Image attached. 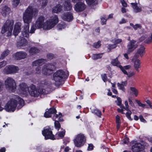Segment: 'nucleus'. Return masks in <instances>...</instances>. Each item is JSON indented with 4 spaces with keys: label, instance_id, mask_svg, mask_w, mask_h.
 Wrapping results in <instances>:
<instances>
[{
    "label": "nucleus",
    "instance_id": "obj_1",
    "mask_svg": "<svg viewBox=\"0 0 152 152\" xmlns=\"http://www.w3.org/2000/svg\"><path fill=\"white\" fill-rule=\"evenodd\" d=\"M38 12L37 9L35 8L31 4L26 9L23 14V20L24 23L27 24L23 26L22 31L23 37H28L29 33L33 34L36 29L43 28L44 30H50L53 28L58 22V19L56 15L52 16L50 19L46 20L45 17L40 16L37 18L35 23L32 26L30 31L29 32V23L32 19L34 15L36 14Z\"/></svg>",
    "mask_w": 152,
    "mask_h": 152
},
{
    "label": "nucleus",
    "instance_id": "obj_2",
    "mask_svg": "<svg viewBox=\"0 0 152 152\" xmlns=\"http://www.w3.org/2000/svg\"><path fill=\"white\" fill-rule=\"evenodd\" d=\"M40 92H37L35 86L31 85L29 87L27 85L24 83H20L18 86V89L16 90L15 92L22 96H26L28 94L31 96L37 97L39 94H45L46 93L45 89H42V91L39 90Z\"/></svg>",
    "mask_w": 152,
    "mask_h": 152
},
{
    "label": "nucleus",
    "instance_id": "obj_3",
    "mask_svg": "<svg viewBox=\"0 0 152 152\" xmlns=\"http://www.w3.org/2000/svg\"><path fill=\"white\" fill-rule=\"evenodd\" d=\"M24 105V100L18 96H16L7 102L4 107V109L7 112H13L16 107L18 109H19Z\"/></svg>",
    "mask_w": 152,
    "mask_h": 152
},
{
    "label": "nucleus",
    "instance_id": "obj_4",
    "mask_svg": "<svg viewBox=\"0 0 152 152\" xmlns=\"http://www.w3.org/2000/svg\"><path fill=\"white\" fill-rule=\"evenodd\" d=\"M14 21L12 20H7L2 27L1 33L7 36H10L13 29Z\"/></svg>",
    "mask_w": 152,
    "mask_h": 152
},
{
    "label": "nucleus",
    "instance_id": "obj_5",
    "mask_svg": "<svg viewBox=\"0 0 152 152\" xmlns=\"http://www.w3.org/2000/svg\"><path fill=\"white\" fill-rule=\"evenodd\" d=\"M65 75V73L64 71L62 70H59L54 73L52 79L55 81L56 85H60Z\"/></svg>",
    "mask_w": 152,
    "mask_h": 152
},
{
    "label": "nucleus",
    "instance_id": "obj_6",
    "mask_svg": "<svg viewBox=\"0 0 152 152\" xmlns=\"http://www.w3.org/2000/svg\"><path fill=\"white\" fill-rule=\"evenodd\" d=\"M4 85L6 88L10 91L15 92L16 89V84L15 80L12 78L8 77L5 80Z\"/></svg>",
    "mask_w": 152,
    "mask_h": 152
},
{
    "label": "nucleus",
    "instance_id": "obj_7",
    "mask_svg": "<svg viewBox=\"0 0 152 152\" xmlns=\"http://www.w3.org/2000/svg\"><path fill=\"white\" fill-rule=\"evenodd\" d=\"M56 64V63L54 62L44 65L42 69V73L47 75H50L52 72L55 69Z\"/></svg>",
    "mask_w": 152,
    "mask_h": 152
},
{
    "label": "nucleus",
    "instance_id": "obj_8",
    "mask_svg": "<svg viewBox=\"0 0 152 152\" xmlns=\"http://www.w3.org/2000/svg\"><path fill=\"white\" fill-rule=\"evenodd\" d=\"M75 145L77 147H80L83 146L86 142V139L83 134H80L76 135L74 140Z\"/></svg>",
    "mask_w": 152,
    "mask_h": 152
},
{
    "label": "nucleus",
    "instance_id": "obj_9",
    "mask_svg": "<svg viewBox=\"0 0 152 152\" xmlns=\"http://www.w3.org/2000/svg\"><path fill=\"white\" fill-rule=\"evenodd\" d=\"M42 133L45 140L50 139L53 140L56 139L52 131L49 127H45L42 131Z\"/></svg>",
    "mask_w": 152,
    "mask_h": 152
},
{
    "label": "nucleus",
    "instance_id": "obj_10",
    "mask_svg": "<svg viewBox=\"0 0 152 152\" xmlns=\"http://www.w3.org/2000/svg\"><path fill=\"white\" fill-rule=\"evenodd\" d=\"M19 70L17 66L13 65L7 66L3 70L4 72L7 74H10L16 73Z\"/></svg>",
    "mask_w": 152,
    "mask_h": 152
},
{
    "label": "nucleus",
    "instance_id": "obj_11",
    "mask_svg": "<svg viewBox=\"0 0 152 152\" xmlns=\"http://www.w3.org/2000/svg\"><path fill=\"white\" fill-rule=\"evenodd\" d=\"M145 48L143 45H140L137 49L136 52L133 56L136 58H138L140 56L142 57L145 53Z\"/></svg>",
    "mask_w": 152,
    "mask_h": 152
},
{
    "label": "nucleus",
    "instance_id": "obj_12",
    "mask_svg": "<svg viewBox=\"0 0 152 152\" xmlns=\"http://www.w3.org/2000/svg\"><path fill=\"white\" fill-rule=\"evenodd\" d=\"M86 7V6L84 2H79L75 4L74 9L76 12H80L84 10Z\"/></svg>",
    "mask_w": 152,
    "mask_h": 152
},
{
    "label": "nucleus",
    "instance_id": "obj_13",
    "mask_svg": "<svg viewBox=\"0 0 152 152\" xmlns=\"http://www.w3.org/2000/svg\"><path fill=\"white\" fill-rule=\"evenodd\" d=\"M138 45L136 41L134 40L130 41L127 46L128 52L129 53L133 51L137 47Z\"/></svg>",
    "mask_w": 152,
    "mask_h": 152
},
{
    "label": "nucleus",
    "instance_id": "obj_14",
    "mask_svg": "<svg viewBox=\"0 0 152 152\" xmlns=\"http://www.w3.org/2000/svg\"><path fill=\"white\" fill-rule=\"evenodd\" d=\"M136 57H133L132 61L134 63V67L135 70L137 72L140 71L139 69L141 67V62L140 60Z\"/></svg>",
    "mask_w": 152,
    "mask_h": 152
},
{
    "label": "nucleus",
    "instance_id": "obj_15",
    "mask_svg": "<svg viewBox=\"0 0 152 152\" xmlns=\"http://www.w3.org/2000/svg\"><path fill=\"white\" fill-rule=\"evenodd\" d=\"M61 18L64 20L69 22L73 20V16L71 12H66L62 15Z\"/></svg>",
    "mask_w": 152,
    "mask_h": 152
},
{
    "label": "nucleus",
    "instance_id": "obj_16",
    "mask_svg": "<svg viewBox=\"0 0 152 152\" xmlns=\"http://www.w3.org/2000/svg\"><path fill=\"white\" fill-rule=\"evenodd\" d=\"M27 56L26 53L23 51L17 52L13 55V57L16 59L20 60L25 58Z\"/></svg>",
    "mask_w": 152,
    "mask_h": 152
},
{
    "label": "nucleus",
    "instance_id": "obj_17",
    "mask_svg": "<svg viewBox=\"0 0 152 152\" xmlns=\"http://www.w3.org/2000/svg\"><path fill=\"white\" fill-rule=\"evenodd\" d=\"M143 149V146L140 143H137L132 145V149L134 152H138Z\"/></svg>",
    "mask_w": 152,
    "mask_h": 152
},
{
    "label": "nucleus",
    "instance_id": "obj_18",
    "mask_svg": "<svg viewBox=\"0 0 152 152\" xmlns=\"http://www.w3.org/2000/svg\"><path fill=\"white\" fill-rule=\"evenodd\" d=\"M21 27V24L20 23L18 22L15 24L13 34L15 36H17L20 31Z\"/></svg>",
    "mask_w": 152,
    "mask_h": 152
},
{
    "label": "nucleus",
    "instance_id": "obj_19",
    "mask_svg": "<svg viewBox=\"0 0 152 152\" xmlns=\"http://www.w3.org/2000/svg\"><path fill=\"white\" fill-rule=\"evenodd\" d=\"M11 11V9L9 7L5 6L1 8L0 12L3 16L5 17L10 13Z\"/></svg>",
    "mask_w": 152,
    "mask_h": 152
},
{
    "label": "nucleus",
    "instance_id": "obj_20",
    "mask_svg": "<svg viewBox=\"0 0 152 152\" xmlns=\"http://www.w3.org/2000/svg\"><path fill=\"white\" fill-rule=\"evenodd\" d=\"M56 112V110L54 108H50L47 109L44 114V117L46 118L50 117L52 115L55 114Z\"/></svg>",
    "mask_w": 152,
    "mask_h": 152
},
{
    "label": "nucleus",
    "instance_id": "obj_21",
    "mask_svg": "<svg viewBox=\"0 0 152 152\" xmlns=\"http://www.w3.org/2000/svg\"><path fill=\"white\" fill-rule=\"evenodd\" d=\"M27 42L26 40L23 37H21L18 40L17 45L18 47L24 46L27 45Z\"/></svg>",
    "mask_w": 152,
    "mask_h": 152
},
{
    "label": "nucleus",
    "instance_id": "obj_22",
    "mask_svg": "<svg viewBox=\"0 0 152 152\" xmlns=\"http://www.w3.org/2000/svg\"><path fill=\"white\" fill-rule=\"evenodd\" d=\"M87 4L92 8H94L97 5V1L96 0H85Z\"/></svg>",
    "mask_w": 152,
    "mask_h": 152
},
{
    "label": "nucleus",
    "instance_id": "obj_23",
    "mask_svg": "<svg viewBox=\"0 0 152 152\" xmlns=\"http://www.w3.org/2000/svg\"><path fill=\"white\" fill-rule=\"evenodd\" d=\"M65 131L64 129H61V131L57 133L55 137L56 139H59L63 138L65 134Z\"/></svg>",
    "mask_w": 152,
    "mask_h": 152
},
{
    "label": "nucleus",
    "instance_id": "obj_24",
    "mask_svg": "<svg viewBox=\"0 0 152 152\" xmlns=\"http://www.w3.org/2000/svg\"><path fill=\"white\" fill-rule=\"evenodd\" d=\"M134 9V11L135 12H140L142 10L141 7L138 6L137 3L136 2L131 3Z\"/></svg>",
    "mask_w": 152,
    "mask_h": 152
},
{
    "label": "nucleus",
    "instance_id": "obj_25",
    "mask_svg": "<svg viewBox=\"0 0 152 152\" xmlns=\"http://www.w3.org/2000/svg\"><path fill=\"white\" fill-rule=\"evenodd\" d=\"M46 61V60L45 59H38L33 62V66H41L45 63Z\"/></svg>",
    "mask_w": 152,
    "mask_h": 152
},
{
    "label": "nucleus",
    "instance_id": "obj_26",
    "mask_svg": "<svg viewBox=\"0 0 152 152\" xmlns=\"http://www.w3.org/2000/svg\"><path fill=\"white\" fill-rule=\"evenodd\" d=\"M64 5L66 10H70L72 8V6L70 0H66L64 3Z\"/></svg>",
    "mask_w": 152,
    "mask_h": 152
},
{
    "label": "nucleus",
    "instance_id": "obj_27",
    "mask_svg": "<svg viewBox=\"0 0 152 152\" xmlns=\"http://www.w3.org/2000/svg\"><path fill=\"white\" fill-rule=\"evenodd\" d=\"M127 84V81H125L124 82H121L120 83H117V85L119 89L123 91L124 92L125 91V89L124 88V86H126Z\"/></svg>",
    "mask_w": 152,
    "mask_h": 152
},
{
    "label": "nucleus",
    "instance_id": "obj_28",
    "mask_svg": "<svg viewBox=\"0 0 152 152\" xmlns=\"http://www.w3.org/2000/svg\"><path fill=\"white\" fill-rule=\"evenodd\" d=\"M111 64L114 66H117L119 68H122V66L121 65V63L118 60V57L116 58L113 59L111 62Z\"/></svg>",
    "mask_w": 152,
    "mask_h": 152
},
{
    "label": "nucleus",
    "instance_id": "obj_29",
    "mask_svg": "<svg viewBox=\"0 0 152 152\" xmlns=\"http://www.w3.org/2000/svg\"><path fill=\"white\" fill-rule=\"evenodd\" d=\"M62 7L60 4H58L53 8L52 12L53 13H58L62 10Z\"/></svg>",
    "mask_w": 152,
    "mask_h": 152
},
{
    "label": "nucleus",
    "instance_id": "obj_30",
    "mask_svg": "<svg viewBox=\"0 0 152 152\" xmlns=\"http://www.w3.org/2000/svg\"><path fill=\"white\" fill-rule=\"evenodd\" d=\"M130 91L132 93L137 97L138 94V91L135 87H130L129 88Z\"/></svg>",
    "mask_w": 152,
    "mask_h": 152
},
{
    "label": "nucleus",
    "instance_id": "obj_31",
    "mask_svg": "<svg viewBox=\"0 0 152 152\" xmlns=\"http://www.w3.org/2000/svg\"><path fill=\"white\" fill-rule=\"evenodd\" d=\"M39 50L36 48H32L29 50V52L30 55H32L39 53Z\"/></svg>",
    "mask_w": 152,
    "mask_h": 152
},
{
    "label": "nucleus",
    "instance_id": "obj_32",
    "mask_svg": "<svg viewBox=\"0 0 152 152\" xmlns=\"http://www.w3.org/2000/svg\"><path fill=\"white\" fill-rule=\"evenodd\" d=\"M62 114L61 113H59L58 115L56 114L55 116H54L53 119V120L56 121V120L58 121H62V119L61 118Z\"/></svg>",
    "mask_w": 152,
    "mask_h": 152
},
{
    "label": "nucleus",
    "instance_id": "obj_33",
    "mask_svg": "<svg viewBox=\"0 0 152 152\" xmlns=\"http://www.w3.org/2000/svg\"><path fill=\"white\" fill-rule=\"evenodd\" d=\"M116 122L117 124V130L119 129L120 127L121 121L120 119V117L118 115H117L115 117Z\"/></svg>",
    "mask_w": 152,
    "mask_h": 152
},
{
    "label": "nucleus",
    "instance_id": "obj_34",
    "mask_svg": "<svg viewBox=\"0 0 152 152\" xmlns=\"http://www.w3.org/2000/svg\"><path fill=\"white\" fill-rule=\"evenodd\" d=\"M113 43H115L116 45L118 44H121L122 42L123 41L121 39L119 38H114L112 40Z\"/></svg>",
    "mask_w": 152,
    "mask_h": 152
},
{
    "label": "nucleus",
    "instance_id": "obj_35",
    "mask_svg": "<svg viewBox=\"0 0 152 152\" xmlns=\"http://www.w3.org/2000/svg\"><path fill=\"white\" fill-rule=\"evenodd\" d=\"M124 74L127 75L128 77H131L134 76L135 74L134 71H130L127 72V71H124Z\"/></svg>",
    "mask_w": 152,
    "mask_h": 152
},
{
    "label": "nucleus",
    "instance_id": "obj_36",
    "mask_svg": "<svg viewBox=\"0 0 152 152\" xmlns=\"http://www.w3.org/2000/svg\"><path fill=\"white\" fill-rule=\"evenodd\" d=\"M102 54H94L93 55L92 57V58L94 60H97L102 58Z\"/></svg>",
    "mask_w": 152,
    "mask_h": 152
},
{
    "label": "nucleus",
    "instance_id": "obj_37",
    "mask_svg": "<svg viewBox=\"0 0 152 152\" xmlns=\"http://www.w3.org/2000/svg\"><path fill=\"white\" fill-rule=\"evenodd\" d=\"M117 101H116L115 102L117 105L119 106L121 108H124V106L122 104V100L121 98L119 97H117Z\"/></svg>",
    "mask_w": 152,
    "mask_h": 152
},
{
    "label": "nucleus",
    "instance_id": "obj_38",
    "mask_svg": "<svg viewBox=\"0 0 152 152\" xmlns=\"http://www.w3.org/2000/svg\"><path fill=\"white\" fill-rule=\"evenodd\" d=\"M10 51L8 50L4 51L1 54L0 59H3L6 56L8 55Z\"/></svg>",
    "mask_w": 152,
    "mask_h": 152
},
{
    "label": "nucleus",
    "instance_id": "obj_39",
    "mask_svg": "<svg viewBox=\"0 0 152 152\" xmlns=\"http://www.w3.org/2000/svg\"><path fill=\"white\" fill-rule=\"evenodd\" d=\"M66 27V26L64 23H61L59 24L57 26V28L58 30H61L65 28Z\"/></svg>",
    "mask_w": 152,
    "mask_h": 152
},
{
    "label": "nucleus",
    "instance_id": "obj_40",
    "mask_svg": "<svg viewBox=\"0 0 152 152\" xmlns=\"http://www.w3.org/2000/svg\"><path fill=\"white\" fill-rule=\"evenodd\" d=\"M20 0H12V5L13 7H16L18 6L20 3Z\"/></svg>",
    "mask_w": 152,
    "mask_h": 152
},
{
    "label": "nucleus",
    "instance_id": "obj_41",
    "mask_svg": "<svg viewBox=\"0 0 152 152\" xmlns=\"http://www.w3.org/2000/svg\"><path fill=\"white\" fill-rule=\"evenodd\" d=\"M152 42V33L150 37H148L146 35V38L145 40V43L146 44H150Z\"/></svg>",
    "mask_w": 152,
    "mask_h": 152
},
{
    "label": "nucleus",
    "instance_id": "obj_42",
    "mask_svg": "<svg viewBox=\"0 0 152 152\" xmlns=\"http://www.w3.org/2000/svg\"><path fill=\"white\" fill-rule=\"evenodd\" d=\"M131 67L130 65H127L123 66H122V68L120 67V68L122 72L124 73V71H126V70H128Z\"/></svg>",
    "mask_w": 152,
    "mask_h": 152
},
{
    "label": "nucleus",
    "instance_id": "obj_43",
    "mask_svg": "<svg viewBox=\"0 0 152 152\" xmlns=\"http://www.w3.org/2000/svg\"><path fill=\"white\" fill-rule=\"evenodd\" d=\"M92 112L99 117H100L101 115V112L97 109L92 110Z\"/></svg>",
    "mask_w": 152,
    "mask_h": 152
},
{
    "label": "nucleus",
    "instance_id": "obj_44",
    "mask_svg": "<svg viewBox=\"0 0 152 152\" xmlns=\"http://www.w3.org/2000/svg\"><path fill=\"white\" fill-rule=\"evenodd\" d=\"M130 25L134 28V30H136L138 28H141V26L140 24H136L135 25H134L133 24L131 23Z\"/></svg>",
    "mask_w": 152,
    "mask_h": 152
},
{
    "label": "nucleus",
    "instance_id": "obj_45",
    "mask_svg": "<svg viewBox=\"0 0 152 152\" xmlns=\"http://www.w3.org/2000/svg\"><path fill=\"white\" fill-rule=\"evenodd\" d=\"M54 125L56 129L58 130H59L61 127V125L58 121L57 120L55 121Z\"/></svg>",
    "mask_w": 152,
    "mask_h": 152
},
{
    "label": "nucleus",
    "instance_id": "obj_46",
    "mask_svg": "<svg viewBox=\"0 0 152 152\" xmlns=\"http://www.w3.org/2000/svg\"><path fill=\"white\" fill-rule=\"evenodd\" d=\"M127 111H128L126 113V115L129 120H131L132 119L130 116V115L132 114V112L129 110H129Z\"/></svg>",
    "mask_w": 152,
    "mask_h": 152
},
{
    "label": "nucleus",
    "instance_id": "obj_47",
    "mask_svg": "<svg viewBox=\"0 0 152 152\" xmlns=\"http://www.w3.org/2000/svg\"><path fill=\"white\" fill-rule=\"evenodd\" d=\"M128 101H129V104L132 107H135L134 104L132 101V99L131 97H128Z\"/></svg>",
    "mask_w": 152,
    "mask_h": 152
},
{
    "label": "nucleus",
    "instance_id": "obj_48",
    "mask_svg": "<svg viewBox=\"0 0 152 152\" xmlns=\"http://www.w3.org/2000/svg\"><path fill=\"white\" fill-rule=\"evenodd\" d=\"M117 46V45L115 44V43L113 44H110L108 45V48L109 49L111 50L115 48Z\"/></svg>",
    "mask_w": 152,
    "mask_h": 152
},
{
    "label": "nucleus",
    "instance_id": "obj_49",
    "mask_svg": "<svg viewBox=\"0 0 152 152\" xmlns=\"http://www.w3.org/2000/svg\"><path fill=\"white\" fill-rule=\"evenodd\" d=\"M136 102H137L138 105L142 107H145L146 106V104H145L142 103L140 101L136 100Z\"/></svg>",
    "mask_w": 152,
    "mask_h": 152
},
{
    "label": "nucleus",
    "instance_id": "obj_50",
    "mask_svg": "<svg viewBox=\"0 0 152 152\" xmlns=\"http://www.w3.org/2000/svg\"><path fill=\"white\" fill-rule=\"evenodd\" d=\"M101 45V42L98 41L97 42L95 43L94 44V47L96 48H98Z\"/></svg>",
    "mask_w": 152,
    "mask_h": 152
},
{
    "label": "nucleus",
    "instance_id": "obj_51",
    "mask_svg": "<svg viewBox=\"0 0 152 152\" xmlns=\"http://www.w3.org/2000/svg\"><path fill=\"white\" fill-rule=\"evenodd\" d=\"M101 76L102 79L104 82H105L107 81V77L106 74H103L101 75Z\"/></svg>",
    "mask_w": 152,
    "mask_h": 152
},
{
    "label": "nucleus",
    "instance_id": "obj_52",
    "mask_svg": "<svg viewBox=\"0 0 152 152\" xmlns=\"http://www.w3.org/2000/svg\"><path fill=\"white\" fill-rule=\"evenodd\" d=\"M146 38V35H144L140 37L139 38V40L140 42H142L144 41V43H145V40Z\"/></svg>",
    "mask_w": 152,
    "mask_h": 152
},
{
    "label": "nucleus",
    "instance_id": "obj_53",
    "mask_svg": "<svg viewBox=\"0 0 152 152\" xmlns=\"http://www.w3.org/2000/svg\"><path fill=\"white\" fill-rule=\"evenodd\" d=\"M125 107L124 106L123 108L125 109L126 110H128L129 108V106L128 104V102L127 100L125 102Z\"/></svg>",
    "mask_w": 152,
    "mask_h": 152
},
{
    "label": "nucleus",
    "instance_id": "obj_54",
    "mask_svg": "<svg viewBox=\"0 0 152 152\" xmlns=\"http://www.w3.org/2000/svg\"><path fill=\"white\" fill-rule=\"evenodd\" d=\"M7 64V62L5 61H3L0 62V67L1 68L2 67L5 66Z\"/></svg>",
    "mask_w": 152,
    "mask_h": 152
},
{
    "label": "nucleus",
    "instance_id": "obj_55",
    "mask_svg": "<svg viewBox=\"0 0 152 152\" xmlns=\"http://www.w3.org/2000/svg\"><path fill=\"white\" fill-rule=\"evenodd\" d=\"M129 139L127 137H126L122 141V143L123 144H128L129 142Z\"/></svg>",
    "mask_w": 152,
    "mask_h": 152
},
{
    "label": "nucleus",
    "instance_id": "obj_56",
    "mask_svg": "<svg viewBox=\"0 0 152 152\" xmlns=\"http://www.w3.org/2000/svg\"><path fill=\"white\" fill-rule=\"evenodd\" d=\"M107 19H106L102 17L101 18V20L102 24L103 25L106 24Z\"/></svg>",
    "mask_w": 152,
    "mask_h": 152
},
{
    "label": "nucleus",
    "instance_id": "obj_57",
    "mask_svg": "<svg viewBox=\"0 0 152 152\" xmlns=\"http://www.w3.org/2000/svg\"><path fill=\"white\" fill-rule=\"evenodd\" d=\"M48 1L47 0H43L42 4V8H44L47 5Z\"/></svg>",
    "mask_w": 152,
    "mask_h": 152
},
{
    "label": "nucleus",
    "instance_id": "obj_58",
    "mask_svg": "<svg viewBox=\"0 0 152 152\" xmlns=\"http://www.w3.org/2000/svg\"><path fill=\"white\" fill-rule=\"evenodd\" d=\"M47 58L50 59H51L53 58V54L50 53V54H48L47 55Z\"/></svg>",
    "mask_w": 152,
    "mask_h": 152
},
{
    "label": "nucleus",
    "instance_id": "obj_59",
    "mask_svg": "<svg viewBox=\"0 0 152 152\" xmlns=\"http://www.w3.org/2000/svg\"><path fill=\"white\" fill-rule=\"evenodd\" d=\"M94 146L92 144H89L88 147V151H91L93 149Z\"/></svg>",
    "mask_w": 152,
    "mask_h": 152
},
{
    "label": "nucleus",
    "instance_id": "obj_60",
    "mask_svg": "<svg viewBox=\"0 0 152 152\" xmlns=\"http://www.w3.org/2000/svg\"><path fill=\"white\" fill-rule=\"evenodd\" d=\"M140 119L141 121L144 123H146V121L144 118L142 116H140Z\"/></svg>",
    "mask_w": 152,
    "mask_h": 152
},
{
    "label": "nucleus",
    "instance_id": "obj_61",
    "mask_svg": "<svg viewBox=\"0 0 152 152\" xmlns=\"http://www.w3.org/2000/svg\"><path fill=\"white\" fill-rule=\"evenodd\" d=\"M40 67L39 66H38L36 69V73L37 74H39L40 72Z\"/></svg>",
    "mask_w": 152,
    "mask_h": 152
},
{
    "label": "nucleus",
    "instance_id": "obj_62",
    "mask_svg": "<svg viewBox=\"0 0 152 152\" xmlns=\"http://www.w3.org/2000/svg\"><path fill=\"white\" fill-rule=\"evenodd\" d=\"M121 3L122 5L124 7H126L127 6V4L124 1V0L122 1L121 0Z\"/></svg>",
    "mask_w": 152,
    "mask_h": 152
},
{
    "label": "nucleus",
    "instance_id": "obj_63",
    "mask_svg": "<svg viewBox=\"0 0 152 152\" xmlns=\"http://www.w3.org/2000/svg\"><path fill=\"white\" fill-rule=\"evenodd\" d=\"M146 102L148 104L150 108H151L152 106L151 104V102L149 100H147L146 101Z\"/></svg>",
    "mask_w": 152,
    "mask_h": 152
},
{
    "label": "nucleus",
    "instance_id": "obj_64",
    "mask_svg": "<svg viewBox=\"0 0 152 152\" xmlns=\"http://www.w3.org/2000/svg\"><path fill=\"white\" fill-rule=\"evenodd\" d=\"M3 87V83L0 80V91H1Z\"/></svg>",
    "mask_w": 152,
    "mask_h": 152
}]
</instances>
